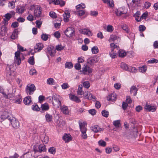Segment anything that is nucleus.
<instances>
[{
    "label": "nucleus",
    "mask_w": 158,
    "mask_h": 158,
    "mask_svg": "<svg viewBox=\"0 0 158 158\" xmlns=\"http://www.w3.org/2000/svg\"><path fill=\"white\" fill-rule=\"evenodd\" d=\"M52 104L55 107L59 108L61 106V101L62 100V98L60 95L55 94L52 96Z\"/></svg>",
    "instance_id": "nucleus-1"
},
{
    "label": "nucleus",
    "mask_w": 158,
    "mask_h": 158,
    "mask_svg": "<svg viewBox=\"0 0 158 158\" xmlns=\"http://www.w3.org/2000/svg\"><path fill=\"white\" fill-rule=\"evenodd\" d=\"M79 124L80 131L81 132V136L83 139H86L87 138V136L86 133L87 129L85 126V124L84 122L82 123L79 122Z\"/></svg>",
    "instance_id": "nucleus-2"
},
{
    "label": "nucleus",
    "mask_w": 158,
    "mask_h": 158,
    "mask_svg": "<svg viewBox=\"0 0 158 158\" xmlns=\"http://www.w3.org/2000/svg\"><path fill=\"white\" fill-rule=\"evenodd\" d=\"M127 2L129 8L132 10L138 6L139 4L138 2L136 0H127Z\"/></svg>",
    "instance_id": "nucleus-3"
},
{
    "label": "nucleus",
    "mask_w": 158,
    "mask_h": 158,
    "mask_svg": "<svg viewBox=\"0 0 158 158\" xmlns=\"http://www.w3.org/2000/svg\"><path fill=\"white\" fill-rule=\"evenodd\" d=\"M127 11V9L124 7L118 8L115 11V14L117 16H121L122 15L126 14Z\"/></svg>",
    "instance_id": "nucleus-4"
},
{
    "label": "nucleus",
    "mask_w": 158,
    "mask_h": 158,
    "mask_svg": "<svg viewBox=\"0 0 158 158\" xmlns=\"http://www.w3.org/2000/svg\"><path fill=\"white\" fill-rule=\"evenodd\" d=\"M74 29L73 28L69 27L65 31L64 33L66 36L70 37L74 35Z\"/></svg>",
    "instance_id": "nucleus-5"
},
{
    "label": "nucleus",
    "mask_w": 158,
    "mask_h": 158,
    "mask_svg": "<svg viewBox=\"0 0 158 158\" xmlns=\"http://www.w3.org/2000/svg\"><path fill=\"white\" fill-rule=\"evenodd\" d=\"M26 91L28 93L29 95L33 94L34 92L36 89L35 85L33 84H29L27 86Z\"/></svg>",
    "instance_id": "nucleus-6"
},
{
    "label": "nucleus",
    "mask_w": 158,
    "mask_h": 158,
    "mask_svg": "<svg viewBox=\"0 0 158 158\" xmlns=\"http://www.w3.org/2000/svg\"><path fill=\"white\" fill-rule=\"evenodd\" d=\"M47 54L50 55L51 56L55 55L56 53V49L54 47L50 45L48 46L47 48Z\"/></svg>",
    "instance_id": "nucleus-7"
},
{
    "label": "nucleus",
    "mask_w": 158,
    "mask_h": 158,
    "mask_svg": "<svg viewBox=\"0 0 158 158\" xmlns=\"http://www.w3.org/2000/svg\"><path fill=\"white\" fill-rule=\"evenodd\" d=\"M20 54L21 53L19 51L15 53L14 62L15 64H17L18 65H19L21 63V60L20 57Z\"/></svg>",
    "instance_id": "nucleus-8"
},
{
    "label": "nucleus",
    "mask_w": 158,
    "mask_h": 158,
    "mask_svg": "<svg viewBox=\"0 0 158 158\" xmlns=\"http://www.w3.org/2000/svg\"><path fill=\"white\" fill-rule=\"evenodd\" d=\"M42 8L40 6H36L34 10V16L37 18H39L41 16Z\"/></svg>",
    "instance_id": "nucleus-9"
},
{
    "label": "nucleus",
    "mask_w": 158,
    "mask_h": 158,
    "mask_svg": "<svg viewBox=\"0 0 158 158\" xmlns=\"http://www.w3.org/2000/svg\"><path fill=\"white\" fill-rule=\"evenodd\" d=\"M92 72V70L90 67L87 65L84 66L82 68V72L84 74L89 75Z\"/></svg>",
    "instance_id": "nucleus-10"
},
{
    "label": "nucleus",
    "mask_w": 158,
    "mask_h": 158,
    "mask_svg": "<svg viewBox=\"0 0 158 158\" xmlns=\"http://www.w3.org/2000/svg\"><path fill=\"white\" fill-rule=\"evenodd\" d=\"M98 58L97 56H94L88 59L87 63L90 65H92L98 61Z\"/></svg>",
    "instance_id": "nucleus-11"
},
{
    "label": "nucleus",
    "mask_w": 158,
    "mask_h": 158,
    "mask_svg": "<svg viewBox=\"0 0 158 158\" xmlns=\"http://www.w3.org/2000/svg\"><path fill=\"white\" fill-rule=\"evenodd\" d=\"M10 121L13 127L15 129H17L19 127V121L15 118L12 119H10Z\"/></svg>",
    "instance_id": "nucleus-12"
},
{
    "label": "nucleus",
    "mask_w": 158,
    "mask_h": 158,
    "mask_svg": "<svg viewBox=\"0 0 158 158\" xmlns=\"http://www.w3.org/2000/svg\"><path fill=\"white\" fill-rule=\"evenodd\" d=\"M144 109L148 111H155L156 109V107L155 106H152L147 103L144 107Z\"/></svg>",
    "instance_id": "nucleus-13"
},
{
    "label": "nucleus",
    "mask_w": 158,
    "mask_h": 158,
    "mask_svg": "<svg viewBox=\"0 0 158 158\" xmlns=\"http://www.w3.org/2000/svg\"><path fill=\"white\" fill-rule=\"evenodd\" d=\"M34 153L33 152H28L24 153L23 155V158H35V156L33 155Z\"/></svg>",
    "instance_id": "nucleus-14"
},
{
    "label": "nucleus",
    "mask_w": 158,
    "mask_h": 158,
    "mask_svg": "<svg viewBox=\"0 0 158 158\" xmlns=\"http://www.w3.org/2000/svg\"><path fill=\"white\" fill-rule=\"evenodd\" d=\"M43 47L42 44L40 43L36 44L34 47V51L35 52H39L42 49Z\"/></svg>",
    "instance_id": "nucleus-15"
},
{
    "label": "nucleus",
    "mask_w": 158,
    "mask_h": 158,
    "mask_svg": "<svg viewBox=\"0 0 158 158\" xmlns=\"http://www.w3.org/2000/svg\"><path fill=\"white\" fill-rule=\"evenodd\" d=\"M116 95L115 93H112L109 94L107 98L109 101H114L116 100Z\"/></svg>",
    "instance_id": "nucleus-16"
},
{
    "label": "nucleus",
    "mask_w": 158,
    "mask_h": 158,
    "mask_svg": "<svg viewBox=\"0 0 158 158\" xmlns=\"http://www.w3.org/2000/svg\"><path fill=\"white\" fill-rule=\"evenodd\" d=\"M69 97L71 100L74 101L77 103H79L81 102V100L79 98L74 95L70 94L69 95Z\"/></svg>",
    "instance_id": "nucleus-17"
},
{
    "label": "nucleus",
    "mask_w": 158,
    "mask_h": 158,
    "mask_svg": "<svg viewBox=\"0 0 158 158\" xmlns=\"http://www.w3.org/2000/svg\"><path fill=\"white\" fill-rule=\"evenodd\" d=\"M70 12L68 10H66L64 13L63 14L64 20V22H67L69 21V18L70 17Z\"/></svg>",
    "instance_id": "nucleus-18"
},
{
    "label": "nucleus",
    "mask_w": 158,
    "mask_h": 158,
    "mask_svg": "<svg viewBox=\"0 0 158 158\" xmlns=\"http://www.w3.org/2000/svg\"><path fill=\"white\" fill-rule=\"evenodd\" d=\"M63 140L65 142H68L72 140V138L70 134H65L63 137Z\"/></svg>",
    "instance_id": "nucleus-19"
},
{
    "label": "nucleus",
    "mask_w": 158,
    "mask_h": 158,
    "mask_svg": "<svg viewBox=\"0 0 158 158\" xmlns=\"http://www.w3.org/2000/svg\"><path fill=\"white\" fill-rule=\"evenodd\" d=\"M81 33L84 35H86L89 36H91L92 35V32L90 31L85 28L81 30Z\"/></svg>",
    "instance_id": "nucleus-20"
},
{
    "label": "nucleus",
    "mask_w": 158,
    "mask_h": 158,
    "mask_svg": "<svg viewBox=\"0 0 158 158\" xmlns=\"http://www.w3.org/2000/svg\"><path fill=\"white\" fill-rule=\"evenodd\" d=\"M41 110L40 112L42 113L44 112V111L48 110L49 109V105L48 103H45L41 105Z\"/></svg>",
    "instance_id": "nucleus-21"
},
{
    "label": "nucleus",
    "mask_w": 158,
    "mask_h": 158,
    "mask_svg": "<svg viewBox=\"0 0 158 158\" xmlns=\"http://www.w3.org/2000/svg\"><path fill=\"white\" fill-rule=\"evenodd\" d=\"M92 130L94 132L97 133L101 131L102 129L98 126L97 125L92 126Z\"/></svg>",
    "instance_id": "nucleus-22"
},
{
    "label": "nucleus",
    "mask_w": 158,
    "mask_h": 158,
    "mask_svg": "<svg viewBox=\"0 0 158 158\" xmlns=\"http://www.w3.org/2000/svg\"><path fill=\"white\" fill-rule=\"evenodd\" d=\"M138 89L135 86H132L130 89V93L131 94H133L134 96H135L137 94Z\"/></svg>",
    "instance_id": "nucleus-23"
},
{
    "label": "nucleus",
    "mask_w": 158,
    "mask_h": 158,
    "mask_svg": "<svg viewBox=\"0 0 158 158\" xmlns=\"http://www.w3.org/2000/svg\"><path fill=\"white\" fill-rule=\"evenodd\" d=\"M60 110L63 114H68L69 112L68 107L65 106H63L60 107Z\"/></svg>",
    "instance_id": "nucleus-24"
},
{
    "label": "nucleus",
    "mask_w": 158,
    "mask_h": 158,
    "mask_svg": "<svg viewBox=\"0 0 158 158\" xmlns=\"http://www.w3.org/2000/svg\"><path fill=\"white\" fill-rule=\"evenodd\" d=\"M31 102V97L28 96L25 97L23 100L24 103L25 105H29Z\"/></svg>",
    "instance_id": "nucleus-25"
},
{
    "label": "nucleus",
    "mask_w": 158,
    "mask_h": 158,
    "mask_svg": "<svg viewBox=\"0 0 158 158\" xmlns=\"http://www.w3.org/2000/svg\"><path fill=\"white\" fill-rule=\"evenodd\" d=\"M25 10V7L24 6H19L17 8L16 12L19 14H22Z\"/></svg>",
    "instance_id": "nucleus-26"
},
{
    "label": "nucleus",
    "mask_w": 158,
    "mask_h": 158,
    "mask_svg": "<svg viewBox=\"0 0 158 158\" xmlns=\"http://www.w3.org/2000/svg\"><path fill=\"white\" fill-rule=\"evenodd\" d=\"M34 150L35 152H41L43 151L44 152L45 150V146L44 145H40L39 146V150H37L35 149H34Z\"/></svg>",
    "instance_id": "nucleus-27"
},
{
    "label": "nucleus",
    "mask_w": 158,
    "mask_h": 158,
    "mask_svg": "<svg viewBox=\"0 0 158 158\" xmlns=\"http://www.w3.org/2000/svg\"><path fill=\"white\" fill-rule=\"evenodd\" d=\"M113 125L116 128H119L121 127V124L120 123V120H117L113 121Z\"/></svg>",
    "instance_id": "nucleus-28"
},
{
    "label": "nucleus",
    "mask_w": 158,
    "mask_h": 158,
    "mask_svg": "<svg viewBox=\"0 0 158 158\" xmlns=\"http://www.w3.org/2000/svg\"><path fill=\"white\" fill-rule=\"evenodd\" d=\"M46 120L48 122H50L52 121V116L48 114H46L45 116Z\"/></svg>",
    "instance_id": "nucleus-29"
},
{
    "label": "nucleus",
    "mask_w": 158,
    "mask_h": 158,
    "mask_svg": "<svg viewBox=\"0 0 158 158\" xmlns=\"http://www.w3.org/2000/svg\"><path fill=\"white\" fill-rule=\"evenodd\" d=\"M47 83L48 84L50 85H53L55 84V80L52 78H48L47 80Z\"/></svg>",
    "instance_id": "nucleus-30"
},
{
    "label": "nucleus",
    "mask_w": 158,
    "mask_h": 158,
    "mask_svg": "<svg viewBox=\"0 0 158 158\" xmlns=\"http://www.w3.org/2000/svg\"><path fill=\"white\" fill-rule=\"evenodd\" d=\"M7 27L5 26H2L1 27L0 34L3 36L6 32Z\"/></svg>",
    "instance_id": "nucleus-31"
},
{
    "label": "nucleus",
    "mask_w": 158,
    "mask_h": 158,
    "mask_svg": "<svg viewBox=\"0 0 158 158\" xmlns=\"http://www.w3.org/2000/svg\"><path fill=\"white\" fill-rule=\"evenodd\" d=\"M118 52L119 56L121 57H125L127 54V53L123 50H119Z\"/></svg>",
    "instance_id": "nucleus-32"
},
{
    "label": "nucleus",
    "mask_w": 158,
    "mask_h": 158,
    "mask_svg": "<svg viewBox=\"0 0 158 158\" xmlns=\"http://www.w3.org/2000/svg\"><path fill=\"white\" fill-rule=\"evenodd\" d=\"M84 98L88 99H91L89 98L91 95V93L88 91H86L83 93Z\"/></svg>",
    "instance_id": "nucleus-33"
},
{
    "label": "nucleus",
    "mask_w": 158,
    "mask_h": 158,
    "mask_svg": "<svg viewBox=\"0 0 158 158\" xmlns=\"http://www.w3.org/2000/svg\"><path fill=\"white\" fill-rule=\"evenodd\" d=\"M5 94L6 96H5V97L7 99H10V98L15 97V94H14V93H13V91L12 92V93H9L7 95L6 94Z\"/></svg>",
    "instance_id": "nucleus-34"
},
{
    "label": "nucleus",
    "mask_w": 158,
    "mask_h": 158,
    "mask_svg": "<svg viewBox=\"0 0 158 158\" xmlns=\"http://www.w3.org/2000/svg\"><path fill=\"white\" fill-rule=\"evenodd\" d=\"M121 68L126 71H128L129 66L125 63H122L121 64Z\"/></svg>",
    "instance_id": "nucleus-35"
},
{
    "label": "nucleus",
    "mask_w": 158,
    "mask_h": 158,
    "mask_svg": "<svg viewBox=\"0 0 158 158\" xmlns=\"http://www.w3.org/2000/svg\"><path fill=\"white\" fill-rule=\"evenodd\" d=\"M73 66V64L71 62H66L65 64V67L66 68L71 69Z\"/></svg>",
    "instance_id": "nucleus-36"
},
{
    "label": "nucleus",
    "mask_w": 158,
    "mask_h": 158,
    "mask_svg": "<svg viewBox=\"0 0 158 158\" xmlns=\"http://www.w3.org/2000/svg\"><path fill=\"white\" fill-rule=\"evenodd\" d=\"M1 118L2 119H8L10 121V119H11L9 118V115L6 114V113H4L2 115H1Z\"/></svg>",
    "instance_id": "nucleus-37"
},
{
    "label": "nucleus",
    "mask_w": 158,
    "mask_h": 158,
    "mask_svg": "<svg viewBox=\"0 0 158 158\" xmlns=\"http://www.w3.org/2000/svg\"><path fill=\"white\" fill-rule=\"evenodd\" d=\"M22 100L21 96L20 95L18 94V97L16 98H15V103H18V104H20Z\"/></svg>",
    "instance_id": "nucleus-38"
},
{
    "label": "nucleus",
    "mask_w": 158,
    "mask_h": 158,
    "mask_svg": "<svg viewBox=\"0 0 158 158\" xmlns=\"http://www.w3.org/2000/svg\"><path fill=\"white\" fill-rule=\"evenodd\" d=\"M121 27L122 28L124 31H125L127 33H128L129 32V31L128 28L127 27V26L125 24H122L121 25Z\"/></svg>",
    "instance_id": "nucleus-39"
},
{
    "label": "nucleus",
    "mask_w": 158,
    "mask_h": 158,
    "mask_svg": "<svg viewBox=\"0 0 158 158\" xmlns=\"http://www.w3.org/2000/svg\"><path fill=\"white\" fill-rule=\"evenodd\" d=\"M28 62L31 65H33L34 64V59L33 56L29 58L28 60Z\"/></svg>",
    "instance_id": "nucleus-40"
},
{
    "label": "nucleus",
    "mask_w": 158,
    "mask_h": 158,
    "mask_svg": "<svg viewBox=\"0 0 158 158\" xmlns=\"http://www.w3.org/2000/svg\"><path fill=\"white\" fill-rule=\"evenodd\" d=\"M85 7V5L84 3H81L79 4L76 6V9L77 10H79L81 8L84 9Z\"/></svg>",
    "instance_id": "nucleus-41"
},
{
    "label": "nucleus",
    "mask_w": 158,
    "mask_h": 158,
    "mask_svg": "<svg viewBox=\"0 0 158 158\" xmlns=\"http://www.w3.org/2000/svg\"><path fill=\"white\" fill-rule=\"evenodd\" d=\"M32 109L33 110L35 111H39L40 109L37 104L33 105L32 106Z\"/></svg>",
    "instance_id": "nucleus-42"
},
{
    "label": "nucleus",
    "mask_w": 158,
    "mask_h": 158,
    "mask_svg": "<svg viewBox=\"0 0 158 158\" xmlns=\"http://www.w3.org/2000/svg\"><path fill=\"white\" fill-rule=\"evenodd\" d=\"M41 39L44 41H46L48 38V35L46 34L43 33L41 35Z\"/></svg>",
    "instance_id": "nucleus-43"
},
{
    "label": "nucleus",
    "mask_w": 158,
    "mask_h": 158,
    "mask_svg": "<svg viewBox=\"0 0 158 158\" xmlns=\"http://www.w3.org/2000/svg\"><path fill=\"white\" fill-rule=\"evenodd\" d=\"M92 52L93 53L97 54L98 52V50L97 47L94 46L92 48Z\"/></svg>",
    "instance_id": "nucleus-44"
},
{
    "label": "nucleus",
    "mask_w": 158,
    "mask_h": 158,
    "mask_svg": "<svg viewBox=\"0 0 158 158\" xmlns=\"http://www.w3.org/2000/svg\"><path fill=\"white\" fill-rule=\"evenodd\" d=\"M4 17L5 18L4 19L7 21H9L10 19L11 18L12 15L8 13L5 15Z\"/></svg>",
    "instance_id": "nucleus-45"
},
{
    "label": "nucleus",
    "mask_w": 158,
    "mask_h": 158,
    "mask_svg": "<svg viewBox=\"0 0 158 158\" xmlns=\"http://www.w3.org/2000/svg\"><path fill=\"white\" fill-rule=\"evenodd\" d=\"M83 85L84 87L87 89H88L90 87V83L88 81H84L83 83Z\"/></svg>",
    "instance_id": "nucleus-46"
},
{
    "label": "nucleus",
    "mask_w": 158,
    "mask_h": 158,
    "mask_svg": "<svg viewBox=\"0 0 158 158\" xmlns=\"http://www.w3.org/2000/svg\"><path fill=\"white\" fill-rule=\"evenodd\" d=\"M102 115L105 117H107L109 115V112L105 110H103L102 112Z\"/></svg>",
    "instance_id": "nucleus-47"
},
{
    "label": "nucleus",
    "mask_w": 158,
    "mask_h": 158,
    "mask_svg": "<svg viewBox=\"0 0 158 158\" xmlns=\"http://www.w3.org/2000/svg\"><path fill=\"white\" fill-rule=\"evenodd\" d=\"M110 47L111 48V52H113L114 51V49L115 48H117V46L114 44V43H111L110 44Z\"/></svg>",
    "instance_id": "nucleus-48"
},
{
    "label": "nucleus",
    "mask_w": 158,
    "mask_h": 158,
    "mask_svg": "<svg viewBox=\"0 0 158 158\" xmlns=\"http://www.w3.org/2000/svg\"><path fill=\"white\" fill-rule=\"evenodd\" d=\"M106 3L110 7H113L114 5L113 0H109Z\"/></svg>",
    "instance_id": "nucleus-49"
},
{
    "label": "nucleus",
    "mask_w": 158,
    "mask_h": 158,
    "mask_svg": "<svg viewBox=\"0 0 158 158\" xmlns=\"http://www.w3.org/2000/svg\"><path fill=\"white\" fill-rule=\"evenodd\" d=\"M48 152L51 154H54L56 153V150L54 147H51L48 149Z\"/></svg>",
    "instance_id": "nucleus-50"
},
{
    "label": "nucleus",
    "mask_w": 158,
    "mask_h": 158,
    "mask_svg": "<svg viewBox=\"0 0 158 158\" xmlns=\"http://www.w3.org/2000/svg\"><path fill=\"white\" fill-rule=\"evenodd\" d=\"M99 145L103 147H105L106 145V143L105 141L102 140H100L98 142Z\"/></svg>",
    "instance_id": "nucleus-51"
},
{
    "label": "nucleus",
    "mask_w": 158,
    "mask_h": 158,
    "mask_svg": "<svg viewBox=\"0 0 158 158\" xmlns=\"http://www.w3.org/2000/svg\"><path fill=\"white\" fill-rule=\"evenodd\" d=\"M65 122L63 120H61V121L60 120L58 124V126L60 127H62L64 126V125H65Z\"/></svg>",
    "instance_id": "nucleus-52"
},
{
    "label": "nucleus",
    "mask_w": 158,
    "mask_h": 158,
    "mask_svg": "<svg viewBox=\"0 0 158 158\" xmlns=\"http://www.w3.org/2000/svg\"><path fill=\"white\" fill-rule=\"evenodd\" d=\"M56 49L57 51H60L61 50H63L64 48L61 45H58L56 46Z\"/></svg>",
    "instance_id": "nucleus-53"
},
{
    "label": "nucleus",
    "mask_w": 158,
    "mask_h": 158,
    "mask_svg": "<svg viewBox=\"0 0 158 158\" xmlns=\"http://www.w3.org/2000/svg\"><path fill=\"white\" fill-rule=\"evenodd\" d=\"M42 140L44 143L46 144L48 142L49 138L48 136H45L44 137V138L42 139Z\"/></svg>",
    "instance_id": "nucleus-54"
},
{
    "label": "nucleus",
    "mask_w": 158,
    "mask_h": 158,
    "mask_svg": "<svg viewBox=\"0 0 158 158\" xmlns=\"http://www.w3.org/2000/svg\"><path fill=\"white\" fill-rule=\"evenodd\" d=\"M61 87L63 89H65L69 88V86L67 83H65L61 85Z\"/></svg>",
    "instance_id": "nucleus-55"
},
{
    "label": "nucleus",
    "mask_w": 158,
    "mask_h": 158,
    "mask_svg": "<svg viewBox=\"0 0 158 158\" xmlns=\"http://www.w3.org/2000/svg\"><path fill=\"white\" fill-rule=\"evenodd\" d=\"M149 63H156L158 62V60L156 59L153 58L148 61Z\"/></svg>",
    "instance_id": "nucleus-56"
},
{
    "label": "nucleus",
    "mask_w": 158,
    "mask_h": 158,
    "mask_svg": "<svg viewBox=\"0 0 158 158\" xmlns=\"http://www.w3.org/2000/svg\"><path fill=\"white\" fill-rule=\"evenodd\" d=\"M107 31L109 32H112L114 30L113 26L110 25H108L107 26Z\"/></svg>",
    "instance_id": "nucleus-57"
},
{
    "label": "nucleus",
    "mask_w": 158,
    "mask_h": 158,
    "mask_svg": "<svg viewBox=\"0 0 158 158\" xmlns=\"http://www.w3.org/2000/svg\"><path fill=\"white\" fill-rule=\"evenodd\" d=\"M146 28L144 25H140L139 26V30L140 32H143L144 31Z\"/></svg>",
    "instance_id": "nucleus-58"
},
{
    "label": "nucleus",
    "mask_w": 158,
    "mask_h": 158,
    "mask_svg": "<svg viewBox=\"0 0 158 158\" xmlns=\"http://www.w3.org/2000/svg\"><path fill=\"white\" fill-rule=\"evenodd\" d=\"M29 73L31 75H33L35 74H36V71L34 69H32L30 70Z\"/></svg>",
    "instance_id": "nucleus-59"
},
{
    "label": "nucleus",
    "mask_w": 158,
    "mask_h": 158,
    "mask_svg": "<svg viewBox=\"0 0 158 158\" xmlns=\"http://www.w3.org/2000/svg\"><path fill=\"white\" fill-rule=\"evenodd\" d=\"M135 70L136 69L135 67L130 66L127 71H130V72L134 73L135 72Z\"/></svg>",
    "instance_id": "nucleus-60"
},
{
    "label": "nucleus",
    "mask_w": 158,
    "mask_h": 158,
    "mask_svg": "<svg viewBox=\"0 0 158 158\" xmlns=\"http://www.w3.org/2000/svg\"><path fill=\"white\" fill-rule=\"evenodd\" d=\"M49 15L52 18H57L56 13L54 12H50L49 13Z\"/></svg>",
    "instance_id": "nucleus-61"
},
{
    "label": "nucleus",
    "mask_w": 158,
    "mask_h": 158,
    "mask_svg": "<svg viewBox=\"0 0 158 158\" xmlns=\"http://www.w3.org/2000/svg\"><path fill=\"white\" fill-rule=\"evenodd\" d=\"M54 36L57 38H59L60 37V34L58 31L55 32L54 33Z\"/></svg>",
    "instance_id": "nucleus-62"
},
{
    "label": "nucleus",
    "mask_w": 158,
    "mask_h": 158,
    "mask_svg": "<svg viewBox=\"0 0 158 158\" xmlns=\"http://www.w3.org/2000/svg\"><path fill=\"white\" fill-rule=\"evenodd\" d=\"M74 67L75 69L77 70H80L81 69V64L78 63H76L74 65Z\"/></svg>",
    "instance_id": "nucleus-63"
},
{
    "label": "nucleus",
    "mask_w": 158,
    "mask_h": 158,
    "mask_svg": "<svg viewBox=\"0 0 158 158\" xmlns=\"http://www.w3.org/2000/svg\"><path fill=\"white\" fill-rule=\"evenodd\" d=\"M147 70V68L146 67L143 66L142 67H140L139 71L140 72L143 73H144Z\"/></svg>",
    "instance_id": "nucleus-64"
}]
</instances>
